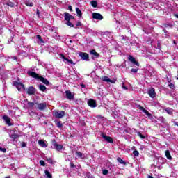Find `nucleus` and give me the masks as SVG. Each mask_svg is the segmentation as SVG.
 I'll use <instances>...</instances> for the list:
<instances>
[{"mask_svg":"<svg viewBox=\"0 0 178 178\" xmlns=\"http://www.w3.org/2000/svg\"><path fill=\"white\" fill-rule=\"evenodd\" d=\"M53 145H54L55 149H56V151H60V149H62V148H63V146L62 145H59V144L56 143V142H54L53 143Z\"/></svg>","mask_w":178,"mask_h":178,"instance_id":"2eb2a0df","label":"nucleus"},{"mask_svg":"<svg viewBox=\"0 0 178 178\" xmlns=\"http://www.w3.org/2000/svg\"><path fill=\"white\" fill-rule=\"evenodd\" d=\"M14 86L15 87H16L18 91H20L22 88H24V85H23V83H21L14 82Z\"/></svg>","mask_w":178,"mask_h":178,"instance_id":"9b49d317","label":"nucleus"},{"mask_svg":"<svg viewBox=\"0 0 178 178\" xmlns=\"http://www.w3.org/2000/svg\"><path fill=\"white\" fill-rule=\"evenodd\" d=\"M3 120H5L6 123L7 124H8L9 126H10V118H9V117H8V115H4L3 117Z\"/></svg>","mask_w":178,"mask_h":178,"instance_id":"a211bd4d","label":"nucleus"},{"mask_svg":"<svg viewBox=\"0 0 178 178\" xmlns=\"http://www.w3.org/2000/svg\"><path fill=\"white\" fill-rule=\"evenodd\" d=\"M81 88H86V85L82 83V84H81Z\"/></svg>","mask_w":178,"mask_h":178,"instance_id":"3c124183","label":"nucleus"},{"mask_svg":"<svg viewBox=\"0 0 178 178\" xmlns=\"http://www.w3.org/2000/svg\"><path fill=\"white\" fill-rule=\"evenodd\" d=\"M165 154L167 159H169V161H172V156L170 155V152H169V150H166L165 152Z\"/></svg>","mask_w":178,"mask_h":178,"instance_id":"412c9836","label":"nucleus"},{"mask_svg":"<svg viewBox=\"0 0 178 178\" xmlns=\"http://www.w3.org/2000/svg\"><path fill=\"white\" fill-rule=\"evenodd\" d=\"M76 26H77V27L81 26V22H78L76 23Z\"/></svg>","mask_w":178,"mask_h":178,"instance_id":"8fccbe9b","label":"nucleus"},{"mask_svg":"<svg viewBox=\"0 0 178 178\" xmlns=\"http://www.w3.org/2000/svg\"><path fill=\"white\" fill-rule=\"evenodd\" d=\"M175 17H177V19H178V15H175Z\"/></svg>","mask_w":178,"mask_h":178,"instance_id":"6e6d98bb","label":"nucleus"},{"mask_svg":"<svg viewBox=\"0 0 178 178\" xmlns=\"http://www.w3.org/2000/svg\"><path fill=\"white\" fill-rule=\"evenodd\" d=\"M29 106H30L31 108H33V106H34V102H29L28 103Z\"/></svg>","mask_w":178,"mask_h":178,"instance_id":"a19ab883","label":"nucleus"},{"mask_svg":"<svg viewBox=\"0 0 178 178\" xmlns=\"http://www.w3.org/2000/svg\"><path fill=\"white\" fill-rule=\"evenodd\" d=\"M102 173L103 175H107L108 173H109V171H108V170H103Z\"/></svg>","mask_w":178,"mask_h":178,"instance_id":"37998d69","label":"nucleus"},{"mask_svg":"<svg viewBox=\"0 0 178 178\" xmlns=\"http://www.w3.org/2000/svg\"><path fill=\"white\" fill-rule=\"evenodd\" d=\"M19 135L17 134H13L11 135H10V138H11L13 141H15V140L19 138Z\"/></svg>","mask_w":178,"mask_h":178,"instance_id":"aec40b11","label":"nucleus"},{"mask_svg":"<svg viewBox=\"0 0 178 178\" xmlns=\"http://www.w3.org/2000/svg\"><path fill=\"white\" fill-rule=\"evenodd\" d=\"M54 116L56 119H62L65 116L64 111H56L54 112Z\"/></svg>","mask_w":178,"mask_h":178,"instance_id":"f03ea898","label":"nucleus"},{"mask_svg":"<svg viewBox=\"0 0 178 178\" xmlns=\"http://www.w3.org/2000/svg\"><path fill=\"white\" fill-rule=\"evenodd\" d=\"M175 126H178V122H175Z\"/></svg>","mask_w":178,"mask_h":178,"instance_id":"864d4df0","label":"nucleus"},{"mask_svg":"<svg viewBox=\"0 0 178 178\" xmlns=\"http://www.w3.org/2000/svg\"><path fill=\"white\" fill-rule=\"evenodd\" d=\"M60 58L61 59H63L64 60H66V59L67 58L65 57V55H63L62 54H60Z\"/></svg>","mask_w":178,"mask_h":178,"instance_id":"4c0bfd02","label":"nucleus"},{"mask_svg":"<svg viewBox=\"0 0 178 178\" xmlns=\"http://www.w3.org/2000/svg\"><path fill=\"white\" fill-rule=\"evenodd\" d=\"M76 155L78 158H81V159H86V154L81 152H76Z\"/></svg>","mask_w":178,"mask_h":178,"instance_id":"dca6fc26","label":"nucleus"},{"mask_svg":"<svg viewBox=\"0 0 178 178\" xmlns=\"http://www.w3.org/2000/svg\"><path fill=\"white\" fill-rule=\"evenodd\" d=\"M129 60H130V62L134 63V65H136V66H140V63H138V62L136 60V58H134V57L129 56Z\"/></svg>","mask_w":178,"mask_h":178,"instance_id":"ddd939ff","label":"nucleus"},{"mask_svg":"<svg viewBox=\"0 0 178 178\" xmlns=\"http://www.w3.org/2000/svg\"><path fill=\"white\" fill-rule=\"evenodd\" d=\"M164 110L168 115H173V109L171 108H166Z\"/></svg>","mask_w":178,"mask_h":178,"instance_id":"b1692460","label":"nucleus"},{"mask_svg":"<svg viewBox=\"0 0 178 178\" xmlns=\"http://www.w3.org/2000/svg\"><path fill=\"white\" fill-rule=\"evenodd\" d=\"M138 109H140V111H143L144 113H145V115H147V116H148V118H151L152 116V115L149 113L148 111H147L145 108H144V107L141 106L140 105L138 106Z\"/></svg>","mask_w":178,"mask_h":178,"instance_id":"1a4fd4ad","label":"nucleus"},{"mask_svg":"<svg viewBox=\"0 0 178 178\" xmlns=\"http://www.w3.org/2000/svg\"><path fill=\"white\" fill-rule=\"evenodd\" d=\"M148 94L151 98H155V97H156V92H155V89L154 88L149 89Z\"/></svg>","mask_w":178,"mask_h":178,"instance_id":"6e6552de","label":"nucleus"},{"mask_svg":"<svg viewBox=\"0 0 178 178\" xmlns=\"http://www.w3.org/2000/svg\"><path fill=\"white\" fill-rule=\"evenodd\" d=\"M0 151H1L2 152H6V148H3V147H0Z\"/></svg>","mask_w":178,"mask_h":178,"instance_id":"c03bdc74","label":"nucleus"},{"mask_svg":"<svg viewBox=\"0 0 178 178\" xmlns=\"http://www.w3.org/2000/svg\"><path fill=\"white\" fill-rule=\"evenodd\" d=\"M91 55H94L96 58H99V54H98L95 50L90 51Z\"/></svg>","mask_w":178,"mask_h":178,"instance_id":"393cba45","label":"nucleus"},{"mask_svg":"<svg viewBox=\"0 0 178 178\" xmlns=\"http://www.w3.org/2000/svg\"><path fill=\"white\" fill-rule=\"evenodd\" d=\"M131 73H137V72H138V69L132 68L131 70Z\"/></svg>","mask_w":178,"mask_h":178,"instance_id":"58836bf2","label":"nucleus"},{"mask_svg":"<svg viewBox=\"0 0 178 178\" xmlns=\"http://www.w3.org/2000/svg\"><path fill=\"white\" fill-rule=\"evenodd\" d=\"M39 90H40V91H45V90H47V87L44 85H40Z\"/></svg>","mask_w":178,"mask_h":178,"instance_id":"c756f323","label":"nucleus"},{"mask_svg":"<svg viewBox=\"0 0 178 178\" xmlns=\"http://www.w3.org/2000/svg\"><path fill=\"white\" fill-rule=\"evenodd\" d=\"M91 5L93 8H97V6H98V3L96 1H92Z\"/></svg>","mask_w":178,"mask_h":178,"instance_id":"c85d7f7f","label":"nucleus"},{"mask_svg":"<svg viewBox=\"0 0 178 178\" xmlns=\"http://www.w3.org/2000/svg\"><path fill=\"white\" fill-rule=\"evenodd\" d=\"M36 38H38V40H39V41L38 42V43H39L40 44H44V40H43L42 38H41V35H38L36 36Z\"/></svg>","mask_w":178,"mask_h":178,"instance_id":"a878e982","label":"nucleus"},{"mask_svg":"<svg viewBox=\"0 0 178 178\" xmlns=\"http://www.w3.org/2000/svg\"><path fill=\"white\" fill-rule=\"evenodd\" d=\"M29 76H31V77H33V79H36V80H40V81H42L43 84H45L46 86H48L49 84V81L47 80V79L40 76V75L34 72L29 71L28 72Z\"/></svg>","mask_w":178,"mask_h":178,"instance_id":"f257e3e1","label":"nucleus"},{"mask_svg":"<svg viewBox=\"0 0 178 178\" xmlns=\"http://www.w3.org/2000/svg\"><path fill=\"white\" fill-rule=\"evenodd\" d=\"M88 104L90 108H97V102L93 99H90L88 101Z\"/></svg>","mask_w":178,"mask_h":178,"instance_id":"423d86ee","label":"nucleus"},{"mask_svg":"<svg viewBox=\"0 0 178 178\" xmlns=\"http://www.w3.org/2000/svg\"><path fill=\"white\" fill-rule=\"evenodd\" d=\"M138 136L142 138V140H144L145 138V136L141 134V133L138 132Z\"/></svg>","mask_w":178,"mask_h":178,"instance_id":"c9c22d12","label":"nucleus"},{"mask_svg":"<svg viewBox=\"0 0 178 178\" xmlns=\"http://www.w3.org/2000/svg\"><path fill=\"white\" fill-rule=\"evenodd\" d=\"M70 20H74V17L72 15H70Z\"/></svg>","mask_w":178,"mask_h":178,"instance_id":"de8ad7c7","label":"nucleus"},{"mask_svg":"<svg viewBox=\"0 0 178 178\" xmlns=\"http://www.w3.org/2000/svg\"><path fill=\"white\" fill-rule=\"evenodd\" d=\"M169 87L170 88H171L172 90H175V84L170 83H169Z\"/></svg>","mask_w":178,"mask_h":178,"instance_id":"e433bc0d","label":"nucleus"},{"mask_svg":"<svg viewBox=\"0 0 178 178\" xmlns=\"http://www.w3.org/2000/svg\"><path fill=\"white\" fill-rule=\"evenodd\" d=\"M122 88H123L124 90H127V88H126L124 86H122Z\"/></svg>","mask_w":178,"mask_h":178,"instance_id":"603ef678","label":"nucleus"},{"mask_svg":"<svg viewBox=\"0 0 178 178\" xmlns=\"http://www.w3.org/2000/svg\"><path fill=\"white\" fill-rule=\"evenodd\" d=\"M25 5L26 6H30L31 8L33 6V1H31V0H25Z\"/></svg>","mask_w":178,"mask_h":178,"instance_id":"6ab92c4d","label":"nucleus"},{"mask_svg":"<svg viewBox=\"0 0 178 178\" xmlns=\"http://www.w3.org/2000/svg\"><path fill=\"white\" fill-rule=\"evenodd\" d=\"M133 154H134V156H138L140 155V153L138 152V151L134 150L133 152Z\"/></svg>","mask_w":178,"mask_h":178,"instance_id":"473e14b6","label":"nucleus"},{"mask_svg":"<svg viewBox=\"0 0 178 178\" xmlns=\"http://www.w3.org/2000/svg\"><path fill=\"white\" fill-rule=\"evenodd\" d=\"M14 59H16V57H14Z\"/></svg>","mask_w":178,"mask_h":178,"instance_id":"bf43d9fd","label":"nucleus"},{"mask_svg":"<svg viewBox=\"0 0 178 178\" xmlns=\"http://www.w3.org/2000/svg\"><path fill=\"white\" fill-rule=\"evenodd\" d=\"M56 127H58V129H62L63 127V124H62V122L60 121L56 122Z\"/></svg>","mask_w":178,"mask_h":178,"instance_id":"cd10ccee","label":"nucleus"},{"mask_svg":"<svg viewBox=\"0 0 178 178\" xmlns=\"http://www.w3.org/2000/svg\"><path fill=\"white\" fill-rule=\"evenodd\" d=\"M44 173L48 178H52V175L48 170H45Z\"/></svg>","mask_w":178,"mask_h":178,"instance_id":"7c9ffc66","label":"nucleus"},{"mask_svg":"<svg viewBox=\"0 0 178 178\" xmlns=\"http://www.w3.org/2000/svg\"><path fill=\"white\" fill-rule=\"evenodd\" d=\"M65 97L67 99H70L72 101V99H74V95L70 92V90H66L65 91Z\"/></svg>","mask_w":178,"mask_h":178,"instance_id":"20e7f679","label":"nucleus"},{"mask_svg":"<svg viewBox=\"0 0 178 178\" xmlns=\"http://www.w3.org/2000/svg\"><path fill=\"white\" fill-rule=\"evenodd\" d=\"M148 178H153V177H152V176L149 175V176H148Z\"/></svg>","mask_w":178,"mask_h":178,"instance_id":"5fc2aeb1","label":"nucleus"},{"mask_svg":"<svg viewBox=\"0 0 178 178\" xmlns=\"http://www.w3.org/2000/svg\"><path fill=\"white\" fill-rule=\"evenodd\" d=\"M117 161L119 162V163H121V165H126V162H124V161H123V159H122L120 157H118Z\"/></svg>","mask_w":178,"mask_h":178,"instance_id":"bb28decb","label":"nucleus"},{"mask_svg":"<svg viewBox=\"0 0 178 178\" xmlns=\"http://www.w3.org/2000/svg\"><path fill=\"white\" fill-rule=\"evenodd\" d=\"M75 10H76L78 17H79V18L83 17V13L81 12V10H80V8H76Z\"/></svg>","mask_w":178,"mask_h":178,"instance_id":"f3484780","label":"nucleus"},{"mask_svg":"<svg viewBox=\"0 0 178 178\" xmlns=\"http://www.w3.org/2000/svg\"><path fill=\"white\" fill-rule=\"evenodd\" d=\"M101 136L107 143H110V144H113V139L111 137L107 136L106 135H105V134H102Z\"/></svg>","mask_w":178,"mask_h":178,"instance_id":"7ed1b4c3","label":"nucleus"},{"mask_svg":"<svg viewBox=\"0 0 178 178\" xmlns=\"http://www.w3.org/2000/svg\"><path fill=\"white\" fill-rule=\"evenodd\" d=\"M70 166H71L72 169H76V166L73 163H70Z\"/></svg>","mask_w":178,"mask_h":178,"instance_id":"79ce46f5","label":"nucleus"},{"mask_svg":"<svg viewBox=\"0 0 178 178\" xmlns=\"http://www.w3.org/2000/svg\"><path fill=\"white\" fill-rule=\"evenodd\" d=\"M64 17L66 22H70V14H69V13H65L64 14Z\"/></svg>","mask_w":178,"mask_h":178,"instance_id":"5701e85b","label":"nucleus"},{"mask_svg":"<svg viewBox=\"0 0 178 178\" xmlns=\"http://www.w3.org/2000/svg\"><path fill=\"white\" fill-rule=\"evenodd\" d=\"M6 178H10V177H6Z\"/></svg>","mask_w":178,"mask_h":178,"instance_id":"13d9d810","label":"nucleus"},{"mask_svg":"<svg viewBox=\"0 0 178 178\" xmlns=\"http://www.w3.org/2000/svg\"><path fill=\"white\" fill-rule=\"evenodd\" d=\"M38 144L40 145V147H42L43 148L47 147V144H45V142L42 140H39Z\"/></svg>","mask_w":178,"mask_h":178,"instance_id":"4be33fe9","label":"nucleus"},{"mask_svg":"<svg viewBox=\"0 0 178 178\" xmlns=\"http://www.w3.org/2000/svg\"><path fill=\"white\" fill-rule=\"evenodd\" d=\"M159 120L161 122V123H165V122H166L163 117H159Z\"/></svg>","mask_w":178,"mask_h":178,"instance_id":"f704fd0d","label":"nucleus"},{"mask_svg":"<svg viewBox=\"0 0 178 178\" xmlns=\"http://www.w3.org/2000/svg\"><path fill=\"white\" fill-rule=\"evenodd\" d=\"M116 79H114L113 80H111L109 77L108 76H103L102 77V81H106V83H111V84H115L116 83Z\"/></svg>","mask_w":178,"mask_h":178,"instance_id":"39448f33","label":"nucleus"},{"mask_svg":"<svg viewBox=\"0 0 178 178\" xmlns=\"http://www.w3.org/2000/svg\"><path fill=\"white\" fill-rule=\"evenodd\" d=\"M47 108V103H40L38 104V109L39 111H44Z\"/></svg>","mask_w":178,"mask_h":178,"instance_id":"f8f14e48","label":"nucleus"},{"mask_svg":"<svg viewBox=\"0 0 178 178\" xmlns=\"http://www.w3.org/2000/svg\"><path fill=\"white\" fill-rule=\"evenodd\" d=\"M27 93L29 95H33V94H35V88L34 87L31 86L28 88Z\"/></svg>","mask_w":178,"mask_h":178,"instance_id":"4468645a","label":"nucleus"},{"mask_svg":"<svg viewBox=\"0 0 178 178\" xmlns=\"http://www.w3.org/2000/svg\"><path fill=\"white\" fill-rule=\"evenodd\" d=\"M92 17L97 20H102V19H104V17L101 14L97 13H93L92 14Z\"/></svg>","mask_w":178,"mask_h":178,"instance_id":"0eeeda50","label":"nucleus"},{"mask_svg":"<svg viewBox=\"0 0 178 178\" xmlns=\"http://www.w3.org/2000/svg\"><path fill=\"white\" fill-rule=\"evenodd\" d=\"M66 24H67V26H69L70 27H74V25H73V24H72V22H70V21H67Z\"/></svg>","mask_w":178,"mask_h":178,"instance_id":"72a5a7b5","label":"nucleus"},{"mask_svg":"<svg viewBox=\"0 0 178 178\" xmlns=\"http://www.w3.org/2000/svg\"><path fill=\"white\" fill-rule=\"evenodd\" d=\"M79 56L83 59V60H88V58H90L88 54L84 52L79 53Z\"/></svg>","mask_w":178,"mask_h":178,"instance_id":"9d476101","label":"nucleus"},{"mask_svg":"<svg viewBox=\"0 0 178 178\" xmlns=\"http://www.w3.org/2000/svg\"><path fill=\"white\" fill-rule=\"evenodd\" d=\"M68 9L69 10H70V12H73V8H72V6H69Z\"/></svg>","mask_w":178,"mask_h":178,"instance_id":"09e8293b","label":"nucleus"},{"mask_svg":"<svg viewBox=\"0 0 178 178\" xmlns=\"http://www.w3.org/2000/svg\"><path fill=\"white\" fill-rule=\"evenodd\" d=\"M174 44H176V41L174 40Z\"/></svg>","mask_w":178,"mask_h":178,"instance_id":"4d7b16f0","label":"nucleus"},{"mask_svg":"<svg viewBox=\"0 0 178 178\" xmlns=\"http://www.w3.org/2000/svg\"><path fill=\"white\" fill-rule=\"evenodd\" d=\"M40 163L41 166H45V161H44L43 160H40Z\"/></svg>","mask_w":178,"mask_h":178,"instance_id":"ea45409f","label":"nucleus"},{"mask_svg":"<svg viewBox=\"0 0 178 178\" xmlns=\"http://www.w3.org/2000/svg\"><path fill=\"white\" fill-rule=\"evenodd\" d=\"M65 60L67 63H70V65H74V63L72 60H70L69 58H65Z\"/></svg>","mask_w":178,"mask_h":178,"instance_id":"2f4dec72","label":"nucleus"},{"mask_svg":"<svg viewBox=\"0 0 178 178\" xmlns=\"http://www.w3.org/2000/svg\"><path fill=\"white\" fill-rule=\"evenodd\" d=\"M21 145H22V148H24L26 147V143L22 142V143H21Z\"/></svg>","mask_w":178,"mask_h":178,"instance_id":"a18cd8bd","label":"nucleus"},{"mask_svg":"<svg viewBox=\"0 0 178 178\" xmlns=\"http://www.w3.org/2000/svg\"><path fill=\"white\" fill-rule=\"evenodd\" d=\"M36 15H37L38 17H40V10L37 9Z\"/></svg>","mask_w":178,"mask_h":178,"instance_id":"49530a36","label":"nucleus"}]
</instances>
